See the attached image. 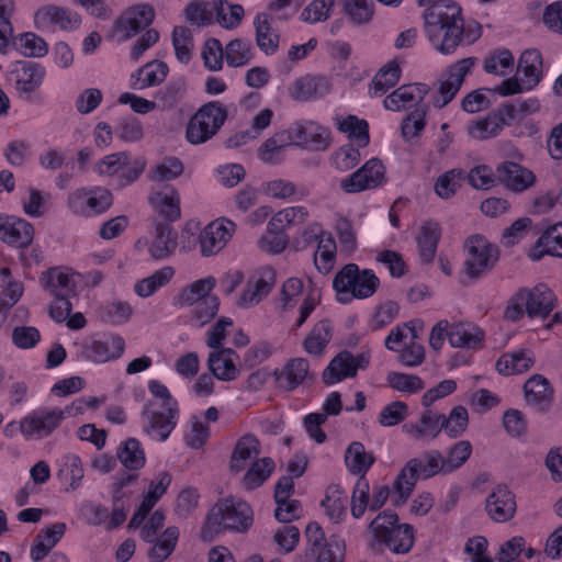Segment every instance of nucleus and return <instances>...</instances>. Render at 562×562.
Segmentation results:
<instances>
[{
  "instance_id": "obj_1",
  "label": "nucleus",
  "mask_w": 562,
  "mask_h": 562,
  "mask_svg": "<svg viewBox=\"0 0 562 562\" xmlns=\"http://www.w3.org/2000/svg\"><path fill=\"white\" fill-rule=\"evenodd\" d=\"M372 532L371 548L389 549L396 554L411 551L414 544V529L408 524H398V516L392 510L380 513L369 525Z\"/></svg>"
},
{
  "instance_id": "obj_2",
  "label": "nucleus",
  "mask_w": 562,
  "mask_h": 562,
  "mask_svg": "<svg viewBox=\"0 0 562 562\" xmlns=\"http://www.w3.org/2000/svg\"><path fill=\"white\" fill-rule=\"evenodd\" d=\"M380 286V280L370 269L360 270L356 263H348L339 270L334 280L333 288L338 294V301L347 303L350 294L353 299L371 297Z\"/></svg>"
},
{
  "instance_id": "obj_3",
  "label": "nucleus",
  "mask_w": 562,
  "mask_h": 562,
  "mask_svg": "<svg viewBox=\"0 0 562 562\" xmlns=\"http://www.w3.org/2000/svg\"><path fill=\"white\" fill-rule=\"evenodd\" d=\"M252 525V510L243 501L225 499L215 504L207 514L204 528L210 532L234 530L245 532Z\"/></svg>"
},
{
  "instance_id": "obj_4",
  "label": "nucleus",
  "mask_w": 562,
  "mask_h": 562,
  "mask_svg": "<svg viewBox=\"0 0 562 562\" xmlns=\"http://www.w3.org/2000/svg\"><path fill=\"white\" fill-rule=\"evenodd\" d=\"M227 109L218 101L203 104L189 120L186 131L187 140L200 145L217 134L227 120Z\"/></svg>"
},
{
  "instance_id": "obj_5",
  "label": "nucleus",
  "mask_w": 562,
  "mask_h": 562,
  "mask_svg": "<svg viewBox=\"0 0 562 562\" xmlns=\"http://www.w3.org/2000/svg\"><path fill=\"white\" fill-rule=\"evenodd\" d=\"M463 249L464 272L472 280L480 279L493 270L499 259L498 247L481 234L467 238Z\"/></svg>"
},
{
  "instance_id": "obj_6",
  "label": "nucleus",
  "mask_w": 562,
  "mask_h": 562,
  "mask_svg": "<svg viewBox=\"0 0 562 562\" xmlns=\"http://www.w3.org/2000/svg\"><path fill=\"white\" fill-rule=\"evenodd\" d=\"M154 19L155 10L150 4L134 5L114 21L111 37L117 42H125L148 27Z\"/></svg>"
},
{
  "instance_id": "obj_7",
  "label": "nucleus",
  "mask_w": 562,
  "mask_h": 562,
  "mask_svg": "<svg viewBox=\"0 0 562 562\" xmlns=\"http://www.w3.org/2000/svg\"><path fill=\"white\" fill-rule=\"evenodd\" d=\"M65 412L59 408L35 411L19 423V429L27 440L49 436L61 423Z\"/></svg>"
},
{
  "instance_id": "obj_8",
  "label": "nucleus",
  "mask_w": 562,
  "mask_h": 562,
  "mask_svg": "<svg viewBox=\"0 0 562 562\" xmlns=\"http://www.w3.org/2000/svg\"><path fill=\"white\" fill-rule=\"evenodd\" d=\"M385 181V167L382 161L372 158L360 169L344 178L340 188L347 193H357L375 189Z\"/></svg>"
},
{
  "instance_id": "obj_9",
  "label": "nucleus",
  "mask_w": 562,
  "mask_h": 562,
  "mask_svg": "<svg viewBox=\"0 0 562 562\" xmlns=\"http://www.w3.org/2000/svg\"><path fill=\"white\" fill-rule=\"evenodd\" d=\"M235 228V223L225 218L207 224L198 237L201 255L210 257L220 252L232 238Z\"/></svg>"
},
{
  "instance_id": "obj_10",
  "label": "nucleus",
  "mask_w": 562,
  "mask_h": 562,
  "mask_svg": "<svg viewBox=\"0 0 562 562\" xmlns=\"http://www.w3.org/2000/svg\"><path fill=\"white\" fill-rule=\"evenodd\" d=\"M34 21L38 30L72 31L79 27L81 18L77 12L67 8L56 5H45L40 8L34 14Z\"/></svg>"
},
{
  "instance_id": "obj_11",
  "label": "nucleus",
  "mask_w": 562,
  "mask_h": 562,
  "mask_svg": "<svg viewBox=\"0 0 562 562\" xmlns=\"http://www.w3.org/2000/svg\"><path fill=\"white\" fill-rule=\"evenodd\" d=\"M517 299L526 301V314L531 318L548 317L557 304L555 294L543 283H539L532 289H519L517 291Z\"/></svg>"
},
{
  "instance_id": "obj_12",
  "label": "nucleus",
  "mask_w": 562,
  "mask_h": 562,
  "mask_svg": "<svg viewBox=\"0 0 562 562\" xmlns=\"http://www.w3.org/2000/svg\"><path fill=\"white\" fill-rule=\"evenodd\" d=\"M475 63V57H468L456 61L448 68V77L440 82L438 97L434 99L435 106L441 109L456 97L465 76L470 72Z\"/></svg>"
},
{
  "instance_id": "obj_13",
  "label": "nucleus",
  "mask_w": 562,
  "mask_h": 562,
  "mask_svg": "<svg viewBox=\"0 0 562 562\" xmlns=\"http://www.w3.org/2000/svg\"><path fill=\"white\" fill-rule=\"evenodd\" d=\"M294 145L308 150L324 151L330 146V132L314 121L293 124Z\"/></svg>"
},
{
  "instance_id": "obj_14",
  "label": "nucleus",
  "mask_w": 562,
  "mask_h": 562,
  "mask_svg": "<svg viewBox=\"0 0 562 562\" xmlns=\"http://www.w3.org/2000/svg\"><path fill=\"white\" fill-rule=\"evenodd\" d=\"M515 494L504 484L496 485L485 501V510L495 522H506L516 514Z\"/></svg>"
},
{
  "instance_id": "obj_15",
  "label": "nucleus",
  "mask_w": 562,
  "mask_h": 562,
  "mask_svg": "<svg viewBox=\"0 0 562 562\" xmlns=\"http://www.w3.org/2000/svg\"><path fill=\"white\" fill-rule=\"evenodd\" d=\"M425 33L435 35L443 24L462 21L461 8L452 0H438L431 3L423 14Z\"/></svg>"
},
{
  "instance_id": "obj_16",
  "label": "nucleus",
  "mask_w": 562,
  "mask_h": 562,
  "mask_svg": "<svg viewBox=\"0 0 562 562\" xmlns=\"http://www.w3.org/2000/svg\"><path fill=\"white\" fill-rule=\"evenodd\" d=\"M150 403L144 405L142 417L144 419V431L147 435L157 437L165 441L177 425L178 408H165L164 412L150 411Z\"/></svg>"
},
{
  "instance_id": "obj_17",
  "label": "nucleus",
  "mask_w": 562,
  "mask_h": 562,
  "mask_svg": "<svg viewBox=\"0 0 562 562\" xmlns=\"http://www.w3.org/2000/svg\"><path fill=\"white\" fill-rule=\"evenodd\" d=\"M496 178L508 190L516 193L528 190L536 182V176L531 170L514 161L499 164L496 168Z\"/></svg>"
},
{
  "instance_id": "obj_18",
  "label": "nucleus",
  "mask_w": 562,
  "mask_h": 562,
  "mask_svg": "<svg viewBox=\"0 0 562 562\" xmlns=\"http://www.w3.org/2000/svg\"><path fill=\"white\" fill-rule=\"evenodd\" d=\"M274 283V271L272 269L263 270L258 277L247 281L237 305L241 308H249L259 304L272 291Z\"/></svg>"
},
{
  "instance_id": "obj_19",
  "label": "nucleus",
  "mask_w": 562,
  "mask_h": 562,
  "mask_svg": "<svg viewBox=\"0 0 562 562\" xmlns=\"http://www.w3.org/2000/svg\"><path fill=\"white\" fill-rule=\"evenodd\" d=\"M81 357L93 362H106L122 356L125 347L123 338L112 336L105 341L89 340L80 345Z\"/></svg>"
},
{
  "instance_id": "obj_20",
  "label": "nucleus",
  "mask_w": 562,
  "mask_h": 562,
  "mask_svg": "<svg viewBox=\"0 0 562 562\" xmlns=\"http://www.w3.org/2000/svg\"><path fill=\"white\" fill-rule=\"evenodd\" d=\"M435 35L426 33V36L434 48L442 55H450L456 52L465 35L464 20L443 24Z\"/></svg>"
},
{
  "instance_id": "obj_21",
  "label": "nucleus",
  "mask_w": 562,
  "mask_h": 562,
  "mask_svg": "<svg viewBox=\"0 0 562 562\" xmlns=\"http://www.w3.org/2000/svg\"><path fill=\"white\" fill-rule=\"evenodd\" d=\"M525 400L537 412H547L552 403L553 390L548 379L541 374H535L524 384Z\"/></svg>"
},
{
  "instance_id": "obj_22",
  "label": "nucleus",
  "mask_w": 562,
  "mask_h": 562,
  "mask_svg": "<svg viewBox=\"0 0 562 562\" xmlns=\"http://www.w3.org/2000/svg\"><path fill=\"white\" fill-rule=\"evenodd\" d=\"M40 281L55 297L75 296L77 294L75 276L59 268H50L43 272Z\"/></svg>"
},
{
  "instance_id": "obj_23",
  "label": "nucleus",
  "mask_w": 562,
  "mask_h": 562,
  "mask_svg": "<svg viewBox=\"0 0 562 562\" xmlns=\"http://www.w3.org/2000/svg\"><path fill=\"white\" fill-rule=\"evenodd\" d=\"M256 44L266 55H273L279 47L280 34L273 27L272 18L266 13H258L254 20Z\"/></svg>"
},
{
  "instance_id": "obj_24",
  "label": "nucleus",
  "mask_w": 562,
  "mask_h": 562,
  "mask_svg": "<svg viewBox=\"0 0 562 562\" xmlns=\"http://www.w3.org/2000/svg\"><path fill=\"white\" fill-rule=\"evenodd\" d=\"M329 87L326 78L307 75L294 81L289 94L295 101H308L327 94Z\"/></svg>"
},
{
  "instance_id": "obj_25",
  "label": "nucleus",
  "mask_w": 562,
  "mask_h": 562,
  "mask_svg": "<svg viewBox=\"0 0 562 562\" xmlns=\"http://www.w3.org/2000/svg\"><path fill=\"white\" fill-rule=\"evenodd\" d=\"M233 356H236L232 348L214 349L207 358V368L212 374L221 381H233L238 374Z\"/></svg>"
},
{
  "instance_id": "obj_26",
  "label": "nucleus",
  "mask_w": 562,
  "mask_h": 562,
  "mask_svg": "<svg viewBox=\"0 0 562 562\" xmlns=\"http://www.w3.org/2000/svg\"><path fill=\"white\" fill-rule=\"evenodd\" d=\"M177 232L166 223H158L148 251L155 260L170 257L177 249Z\"/></svg>"
},
{
  "instance_id": "obj_27",
  "label": "nucleus",
  "mask_w": 562,
  "mask_h": 562,
  "mask_svg": "<svg viewBox=\"0 0 562 562\" xmlns=\"http://www.w3.org/2000/svg\"><path fill=\"white\" fill-rule=\"evenodd\" d=\"M66 531L64 522H56L50 527L41 530L35 537L31 547V558L35 562L42 561L50 550L58 543Z\"/></svg>"
},
{
  "instance_id": "obj_28",
  "label": "nucleus",
  "mask_w": 562,
  "mask_h": 562,
  "mask_svg": "<svg viewBox=\"0 0 562 562\" xmlns=\"http://www.w3.org/2000/svg\"><path fill=\"white\" fill-rule=\"evenodd\" d=\"M419 464L420 462L417 459H411L396 476L393 483L394 494L396 495L394 505L404 504L413 493L417 480L422 477L418 473Z\"/></svg>"
},
{
  "instance_id": "obj_29",
  "label": "nucleus",
  "mask_w": 562,
  "mask_h": 562,
  "mask_svg": "<svg viewBox=\"0 0 562 562\" xmlns=\"http://www.w3.org/2000/svg\"><path fill=\"white\" fill-rule=\"evenodd\" d=\"M310 364L304 358H294L286 362L283 369L276 371L277 381L280 387L293 391L308 376Z\"/></svg>"
},
{
  "instance_id": "obj_30",
  "label": "nucleus",
  "mask_w": 562,
  "mask_h": 562,
  "mask_svg": "<svg viewBox=\"0 0 562 562\" xmlns=\"http://www.w3.org/2000/svg\"><path fill=\"white\" fill-rule=\"evenodd\" d=\"M260 453V442L251 434H246L238 439L233 450L229 463L232 473H239L245 469L247 462L258 457Z\"/></svg>"
},
{
  "instance_id": "obj_31",
  "label": "nucleus",
  "mask_w": 562,
  "mask_h": 562,
  "mask_svg": "<svg viewBox=\"0 0 562 562\" xmlns=\"http://www.w3.org/2000/svg\"><path fill=\"white\" fill-rule=\"evenodd\" d=\"M533 363V353L530 350L520 349L504 353L496 362V370L503 375L519 374L528 371Z\"/></svg>"
},
{
  "instance_id": "obj_32",
  "label": "nucleus",
  "mask_w": 562,
  "mask_h": 562,
  "mask_svg": "<svg viewBox=\"0 0 562 562\" xmlns=\"http://www.w3.org/2000/svg\"><path fill=\"white\" fill-rule=\"evenodd\" d=\"M34 227L31 223L22 218L9 220L5 231L0 235V239L18 248L26 249L33 241Z\"/></svg>"
},
{
  "instance_id": "obj_33",
  "label": "nucleus",
  "mask_w": 562,
  "mask_h": 562,
  "mask_svg": "<svg viewBox=\"0 0 562 562\" xmlns=\"http://www.w3.org/2000/svg\"><path fill=\"white\" fill-rule=\"evenodd\" d=\"M543 255H551L562 258V223L550 226L539 237L531 258L539 260Z\"/></svg>"
},
{
  "instance_id": "obj_34",
  "label": "nucleus",
  "mask_w": 562,
  "mask_h": 562,
  "mask_svg": "<svg viewBox=\"0 0 562 562\" xmlns=\"http://www.w3.org/2000/svg\"><path fill=\"white\" fill-rule=\"evenodd\" d=\"M483 339V330L472 324H456L448 331V340L453 348H476Z\"/></svg>"
},
{
  "instance_id": "obj_35",
  "label": "nucleus",
  "mask_w": 562,
  "mask_h": 562,
  "mask_svg": "<svg viewBox=\"0 0 562 562\" xmlns=\"http://www.w3.org/2000/svg\"><path fill=\"white\" fill-rule=\"evenodd\" d=\"M216 280L214 277H206L199 279L189 285L184 286L177 296V302L180 306H192L196 303L205 301L206 297H216L211 295Z\"/></svg>"
},
{
  "instance_id": "obj_36",
  "label": "nucleus",
  "mask_w": 562,
  "mask_h": 562,
  "mask_svg": "<svg viewBox=\"0 0 562 562\" xmlns=\"http://www.w3.org/2000/svg\"><path fill=\"white\" fill-rule=\"evenodd\" d=\"M345 462L350 473L364 477L375 462V457L366 450L362 442L353 441L346 450Z\"/></svg>"
},
{
  "instance_id": "obj_37",
  "label": "nucleus",
  "mask_w": 562,
  "mask_h": 562,
  "mask_svg": "<svg viewBox=\"0 0 562 562\" xmlns=\"http://www.w3.org/2000/svg\"><path fill=\"white\" fill-rule=\"evenodd\" d=\"M355 376V367H352V353L344 350L337 353L323 372V381L326 385H331L342 381L346 378Z\"/></svg>"
},
{
  "instance_id": "obj_38",
  "label": "nucleus",
  "mask_w": 562,
  "mask_h": 562,
  "mask_svg": "<svg viewBox=\"0 0 562 562\" xmlns=\"http://www.w3.org/2000/svg\"><path fill=\"white\" fill-rule=\"evenodd\" d=\"M440 239V226L437 222L427 221L422 227L416 241L419 248L420 260L429 263L434 260Z\"/></svg>"
},
{
  "instance_id": "obj_39",
  "label": "nucleus",
  "mask_w": 562,
  "mask_h": 562,
  "mask_svg": "<svg viewBox=\"0 0 562 562\" xmlns=\"http://www.w3.org/2000/svg\"><path fill=\"white\" fill-rule=\"evenodd\" d=\"M333 336V325L328 319H322L314 325L303 340L304 350L312 356L323 355Z\"/></svg>"
},
{
  "instance_id": "obj_40",
  "label": "nucleus",
  "mask_w": 562,
  "mask_h": 562,
  "mask_svg": "<svg viewBox=\"0 0 562 562\" xmlns=\"http://www.w3.org/2000/svg\"><path fill=\"white\" fill-rule=\"evenodd\" d=\"M168 70L169 68L164 61H149L137 70L136 80L132 87L136 90H143L148 87L158 86L166 79Z\"/></svg>"
},
{
  "instance_id": "obj_41",
  "label": "nucleus",
  "mask_w": 562,
  "mask_h": 562,
  "mask_svg": "<svg viewBox=\"0 0 562 562\" xmlns=\"http://www.w3.org/2000/svg\"><path fill=\"white\" fill-rule=\"evenodd\" d=\"M542 57L537 49L525 50L518 60V72H522V82L533 88L541 78Z\"/></svg>"
},
{
  "instance_id": "obj_42",
  "label": "nucleus",
  "mask_w": 562,
  "mask_h": 562,
  "mask_svg": "<svg viewBox=\"0 0 562 562\" xmlns=\"http://www.w3.org/2000/svg\"><path fill=\"white\" fill-rule=\"evenodd\" d=\"M337 245L331 235L327 233L318 240L317 248L314 251V265L318 272L329 273L336 263Z\"/></svg>"
},
{
  "instance_id": "obj_43",
  "label": "nucleus",
  "mask_w": 562,
  "mask_h": 562,
  "mask_svg": "<svg viewBox=\"0 0 562 562\" xmlns=\"http://www.w3.org/2000/svg\"><path fill=\"white\" fill-rule=\"evenodd\" d=\"M116 457L123 467L130 471L142 469L146 461L144 449L136 438H128L123 441L116 450Z\"/></svg>"
},
{
  "instance_id": "obj_44",
  "label": "nucleus",
  "mask_w": 562,
  "mask_h": 562,
  "mask_svg": "<svg viewBox=\"0 0 562 562\" xmlns=\"http://www.w3.org/2000/svg\"><path fill=\"white\" fill-rule=\"evenodd\" d=\"M307 217L308 211L305 206L285 207L272 216L267 225V231H284L286 227L303 224Z\"/></svg>"
},
{
  "instance_id": "obj_45",
  "label": "nucleus",
  "mask_w": 562,
  "mask_h": 562,
  "mask_svg": "<svg viewBox=\"0 0 562 562\" xmlns=\"http://www.w3.org/2000/svg\"><path fill=\"white\" fill-rule=\"evenodd\" d=\"M347 498L346 492L338 484L327 487L322 506L331 521L339 522L345 517Z\"/></svg>"
},
{
  "instance_id": "obj_46",
  "label": "nucleus",
  "mask_w": 562,
  "mask_h": 562,
  "mask_svg": "<svg viewBox=\"0 0 562 562\" xmlns=\"http://www.w3.org/2000/svg\"><path fill=\"white\" fill-rule=\"evenodd\" d=\"M0 276L5 283V289L0 295V325L5 319L7 312L20 300L23 293L21 282L11 280V270L8 267L0 269Z\"/></svg>"
},
{
  "instance_id": "obj_47",
  "label": "nucleus",
  "mask_w": 562,
  "mask_h": 562,
  "mask_svg": "<svg viewBox=\"0 0 562 562\" xmlns=\"http://www.w3.org/2000/svg\"><path fill=\"white\" fill-rule=\"evenodd\" d=\"M274 467V461L269 457L257 459L245 473L243 486L248 491L258 488L268 480Z\"/></svg>"
},
{
  "instance_id": "obj_48",
  "label": "nucleus",
  "mask_w": 562,
  "mask_h": 562,
  "mask_svg": "<svg viewBox=\"0 0 562 562\" xmlns=\"http://www.w3.org/2000/svg\"><path fill=\"white\" fill-rule=\"evenodd\" d=\"M338 2L351 23L366 25L372 21L374 15L372 0H338Z\"/></svg>"
},
{
  "instance_id": "obj_49",
  "label": "nucleus",
  "mask_w": 562,
  "mask_h": 562,
  "mask_svg": "<svg viewBox=\"0 0 562 562\" xmlns=\"http://www.w3.org/2000/svg\"><path fill=\"white\" fill-rule=\"evenodd\" d=\"M149 200L153 206L168 221L173 222L180 218V196L178 191L170 189L169 192H156Z\"/></svg>"
},
{
  "instance_id": "obj_50",
  "label": "nucleus",
  "mask_w": 562,
  "mask_h": 562,
  "mask_svg": "<svg viewBox=\"0 0 562 562\" xmlns=\"http://www.w3.org/2000/svg\"><path fill=\"white\" fill-rule=\"evenodd\" d=\"M254 58L252 45L247 40L235 38L225 47V59L231 67H241Z\"/></svg>"
},
{
  "instance_id": "obj_51",
  "label": "nucleus",
  "mask_w": 562,
  "mask_h": 562,
  "mask_svg": "<svg viewBox=\"0 0 562 562\" xmlns=\"http://www.w3.org/2000/svg\"><path fill=\"white\" fill-rule=\"evenodd\" d=\"M45 70L35 63H25L16 74V88L23 92L36 90L44 78Z\"/></svg>"
},
{
  "instance_id": "obj_52",
  "label": "nucleus",
  "mask_w": 562,
  "mask_h": 562,
  "mask_svg": "<svg viewBox=\"0 0 562 562\" xmlns=\"http://www.w3.org/2000/svg\"><path fill=\"white\" fill-rule=\"evenodd\" d=\"M401 68L396 61H390L382 67L372 80L373 94L382 95L389 89L393 88L400 80Z\"/></svg>"
},
{
  "instance_id": "obj_53",
  "label": "nucleus",
  "mask_w": 562,
  "mask_h": 562,
  "mask_svg": "<svg viewBox=\"0 0 562 562\" xmlns=\"http://www.w3.org/2000/svg\"><path fill=\"white\" fill-rule=\"evenodd\" d=\"M216 20L225 29L237 27L244 16L240 4H228L225 0H213Z\"/></svg>"
},
{
  "instance_id": "obj_54",
  "label": "nucleus",
  "mask_w": 562,
  "mask_h": 562,
  "mask_svg": "<svg viewBox=\"0 0 562 562\" xmlns=\"http://www.w3.org/2000/svg\"><path fill=\"white\" fill-rule=\"evenodd\" d=\"M179 538V529L175 526L168 527L150 550L149 557L155 562H162L175 550Z\"/></svg>"
},
{
  "instance_id": "obj_55",
  "label": "nucleus",
  "mask_w": 562,
  "mask_h": 562,
  "mask_svg": "<svg viewBox=\"0 0 562 562\" xmlns=\"http://www.w3.org/2000/svg\"><path fill=\"white\" fill-rule=\"evenodd\" d=\"M442 429L451 438L460 437L467 429L469 414L465 407L456 406L451 409L449 416L441 414Z\"/></svg>"
},
{
  "instance_id": "obj_56",
  "label": "nucleus",
  "mask_w": 562,
  "mask_h": 562,
  "mask_svg": "<svg viewBox=\"0 0 562 562\" xmlns=\"http://www.w3.org/2000/svg\"><path fill=\"white\" fill-rule=\"evenodd\" d=\"M338 130L355 138L361 147H366L369 144V125L364 120L349 115L346 119L338 120Z\"/></svg>"
},
{
  "instance_id": "obj_57",
  "label": "nucleus",
  "mask_w": 562,
  "mask_h": 562,
  "mask_svg": "<svg viewBox=\"0 0 562 562\" xmlns=\"http://www.w3.org/2000/svg\"><path fill=\"white\" fill-rule=\"evenodd\" d=\"M464 173L459 169H451L441 175L435 183V192L442 199H449L461 187Z\"/></svg>"
},
{
  "instance_id": "obj_58",
  "label": "nucleus",
  "mask_w": 562,
  "mask_h": 562,
  "mask_svg": "<svg viewBox=\"0 0 562 562\" xmlns=\"http://www.w3.org/2000/svg\"><path fill=\"white\" fill-rule=\"evenodd\" d=\"M472 446L468 440H461L454 443L443 457L445 473H450L459 469L470 458Z\"/></svg>"
},
{
  "instance_id": "obj_59",
  "label": "nucleus",
  "mask_w": 562,
  "mask_h": 562,
  "mask_svg": "<svg viewBox=\"0 0 562 562\" xmlns=\"http://www.w3.org/2000/svg\"><path fill=\"white\" fill-rule=\"evenodd\" d=\"M172 45L178 60L184 64L189 63L193 47L190 30L184 26H176L172 31Z\"/></svg>"
},
{
  "instance_id": "obj_60",
  "label": "nucleus",
  "mask_w": 562,
  "mask_h": 562,
  "mask_svg": "<svg viewBox=\"0 0 562 562\" xmlns=\"http://www.w3.org/2000/svg\"><path fill=\"white\" fill-rule=\"evenodd\" d=\"M128 165V154L126 151H120L106 155L100 159L95 166L94 171L100 176H119L120 171Z\"/></svg>"
},
{
  "instance_id": "obj_61",
  "label": "nucleus",
  "mask_w": 562,
  "mask_h": 562,
  "mask_svg": "<svg viewBox=\"0 0 562 562\" xmlns=\"http://www.w3.org/2000/svg\"><path fill=\"white\" fill-rule=\"evenodd\" d=\"M389 385L398 391L406 393H417L425 387L424 381L414 374L401 373V372H391L387 378Z\"/></svg>"
},
{
  "instance_id": "obj_62",
  "label": "nucleus",
  "mask_w": 562,
  "mask_h": 562,
  "mask_svg": "<svg viewBox=\"0 0 562 562\" xmlns=\"http://www.w3.org/2000/svg\"><path fill=\"white\" fill-rule=\"evenodd\" d=\"M183 172V165L176 157H167L158 164L150 172L153 181H170L178 178Z\"/></svg>"
},
{
  "instance_id": "obj_63",
  "label": "nucleus",
  "mask_w": 562,
  "mask_h": 562,
  "mask_svg": "<svg viewBox=\"0 0 562 562\" xmlns=\"http://www.w3.org/2000/svg\"><path fill=\"white\" fill-rule=\"evenodd\" d=\"M335 0H313L301 13L304 22H324L330 16Z\"/></svg>"
},
{
  "instance_id": "obj_64",
  "label": "nucleus",
  "mask_w": 562,
  "mask_h": 562,
  "mask_svg": "<svg viewBox=\"0 0 562 562\" xmlns=\"http://www.w3.org/2000/svg\"><path fill=\"white\" fill-rule=\"evenodd\" d=\"M193 306L191 319L196 326L203 327L216 316L220 302L217 297H206Z\"/></svg>"
}]
</instances>
